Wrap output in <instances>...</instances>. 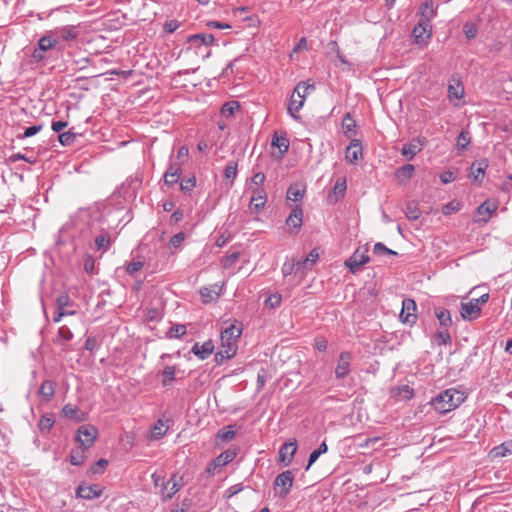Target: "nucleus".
I'll list each match as a JSON object with an SVG mask.
<instances>
[{
  "label": "nucleus",
  "instance_id": "7",
  "mask_svg": "<svg viewBox=\"0 0 512 512\" xmlns=\"http://www.w3.org/2000/svg\"><path fill=\"white\" fill-rule=\"evenodd\" d=\"M57 40V44L59 45L61 41L69 42L78 38L79 30L78 26L75 25H66L60 28H56L54 31H51Z\"/></svg>",
  "mask_w": 512,
  "mask_h": 512
},
{
  "label": "nucleus",
  "instance_id": "57",
  "mask_svg": "<svg viewBox=\"0 0 512 512\" xmlns=\"http://www.w3.org/2000/svg\"><path fill=\"white\" fill-rule=\"evenodd\" d=\"M144 266V262L141 260H133L129 262L126 266V271L128 274L133 275L138 272Z\"/></svg>",
  "mask_w": 512,
  "mask_h": 512
},
{
  "label": "nucleus",
  "instance_id": "11",
  "mask_svg": "<svg viewBox=\"0 0 512 512\" xmlns=\"http://www.w3.org/2000/svg\"><path fill=\"white\" fill-rule=\"evenodd\" d=\"M412 34L417 44H424L431 37V24L419 20L417 25L414 27Z\"/></svg>",
  "mask_w": 512,
  "mask_h": 512
},
{
  "label": "nucleus",
  "instance_id": "25",
  "mask_svg": "<svg viewBox=\"0 0 512 512\" xmlns=\"http://www.w3.org/2000/svg\"><path fill=\"white\" fill-rule=\"evenodd\" d=\"M56 383L52 380H45L39 388V394L45 402L51 401L55 394Z\"/></svg>",
  "mask_w": 512,
  "mask_h": 512
},
{
  "label": "nucleus",
  "instance_id": "44",
  "mask_svg": "<svg viewBox=\"0 0 512 512\" xmlns=\"http://www.w3.org/2000/svg\"><path fill=\"white\" fill-rule=\"evenodd\" d=\"M471 142L470 132L468 130H462L457 137V148L464 150Z\"/></svg>",
  "mask_w": 512,
  "mask_h": 512
},
{
  "label": "nucleus",
  "instance_id": "48",
  "mask_svg": "<svg viewBox=\"0 0 512 512\" xmlns=\"http://www.w3.org/2000/svg\"><path fill=\"white\" fill-rule=\"evenodd\" d=\"M186 334V326L183 324H175L170 327L167 332L169 338H180Z\"/></svg>",
  "mask_w": 512,
  "mask_h": 512
},
{
  "label": "nucleus",
  "instance_id": "56",
  "mask_svg": "<svg viewBox=\"0 0 512 512\" xmlns=\"http://www.w3.org/2000/svg\"><path fill=\"white\" fill-rule=\"evenodd\" d=\"M43 126L42 125H33V126H30L28 128L25 129V131L23 132V134L21 135H18V139H25V138H28V137H32L34 136L35 134H37L38 132H40L42 130Z\"/></svg>",
  "mask_w": 512,
  "mask_h": 512
},
{
  "label": "nucleus",
  "instance_id": "46",
  "mask_svg": "<svg viewBox=\"0 0 512 512\" xmlns=\"http://www.w3.org/2000/svg\"><path fill=\"white\" fill-rule=\"evenodd\" d=\"M225 179L230 180L231 184H233L234 180L237 177V163L234 161L229 162L224 169Z\"/></svg>",
  "mask_w": 512,
  "mask_h": 512
},
{
  "label": "nucleus",
  "instance_id": "54",
  "mask_svg": "<svg viewBox=\"0 0 512 512\" xmlns=\"http://www.w3.org/2000/svg\"><path fill=\"white\" fill-rule=\"evenodd\" d=\"M196 186V179L194 176L184 178L181 180L180 189L182 192H190Z\"/></svg>",
  "mask_w": 512,
  "mask_h": 512
},
{
  "label": "nucleus",
  "instance_id": "33",
  "mask_svg": "<svg viewBox=\"0 0 512 512\" xmlns=\"http://www.w3.org/2000/svg\"><path fill=\"white\" fill-rule=\"evenodd\" d=\"M88 449L89 448H83L80 445L78 448L71 450V453H70L71 464L75 465V466L81 465L86 458L85 451Z\"/></svg>",
  "mask_w": 512,
  "mask_h": 512
},
{
  "label": "nucleus",
  "instance_id": "58",
  "mask_svg": "<svg viewBox=\"0 0 512 512\" xmlns=\"http://www.w3.org/2000/svg\"><path fill=\"white\" fill-rule=\"evenodd\" d=\"M151 478L155 487H161L162 489L166 484L163 472L156 471L151 475Z\"/></svg>",
  "mask_w": 512,
  "mask_h": 512
},
{
  "label": "nucleus",
  "instance_id": "18",
  "mask_svg": "<svg viewBox=\"0 0 512 512\" xmlns=\"http://www.w3.org/2000/svg\"><path fill=\"white\" fill-rule=\"evenodd\" d=\"M464 86L459 78L452 76L448 84V97L452 99H462L464 97Z\"/></svg>",
  "mask_w": 512,
  "mask_h": 512
},
{
  "label": "nucleus",
  "instance_id": "63",
  "mask_svg": "<svg viewBox=\"0 0 512 512\" xmlns=\"http://www.w3.org/2000/svg\"><path fill=\"white\" fill-rule=\"evenodd\" d=\"M185 238H186V234L184 232H179L171 237L170 244L174 248H178L184 242Z\"/></svg>",
  "mask_w": 512,
  "mask_h": 512
},
{
  "label": "nucleus",
  "instance_id": "32",
  "mask_svg": "<svg viewBox=\"0 0 512 512\" xmlns=\"http://www.w3.org/2000/svg\"><path fill=\"white\" fill-rule=\"evenodd\" d=\"M176 375V367L173 365L165 366L162 371V380L161 383L163 386H170L175 380Z\"/></svg>",
  "mask_w": 512,
  "mask_h": 512
},
{
  "label": "nucleus",
  "instance_id": "27",
  "mask_svg": "<svg viewBox=\"0 0 512 512\" xmlns=\"http://www.w3.org/2000/svg\"><path fill=\"white\" fill-rule=\"evenodd\" d=\"M304 102H305V100H304L303 96L297 97L296 94L292 93L289 104H288V108H287L288 113L293 118L297 119L298 117L296 116V113L299 112L300 109L303 107Z\"/></svg>",
  "mask_w": 512,
  "mask_h": 512
},
{
  "label": "nucleus",
  "instance_id": "2",
  "mask_svg": "<svg viewBox=\"0 0 512 512\" xmlns=\"http://www.w3.org/2000/svg\"><path fill=\"white\" fill-rule=\"evenodd\" d=\"M226 326L221 330V347L226 349L230 355H236L238 349V340L242 335L243 326L239 322L225 323Z\"/></svg>",
  "mask_w": 512,
  "mask_h": 512
},
{
  "label": "nucleus",
  "instance_id": "12",
  "mask_svg": "<svg viewBox=\"0 0 512 512\" xmlns=\"http://www.w3.org/2000/svg\"><path fill=\"white\" fill-rule=\"evenodd\" d=\"M370 258L367 254V250L362 253H359V250L354 252V254L345 262V265L349 268L352 273H356L361 266L368 263Z\"/></svg>",
  "mask_w": 512,
  "mask_h": 512
},
{
  "label": "nucleus",
  "instance_id": "61",
  "mask_svg": "<svg viewBox=\"0 0 512 512\" xmlns=\"http://www.w3.org/2000/svg\"><path fill=\"white\" fill-rule=\"evenodd\" d=\"M282 273L284 276L291 275L293 273H297L295 261H286L282 266Z\"/></svg>",
  "mask_w": 512,
  "mask_h": 512
},
{
  "label": "nucleus",
  "instance_id": "6",
  "mask_svg": "<svg viewBox=\"0 0 512 512\" xmlns=\"http://www.w3.org/2000/svg\"><path fill=\"white\" fill-rule=\"evenodd\" d=\"M291 213L286 219V225L290 234H297L303 223V209L299 204L291 206Z\"/></svg>",
  "mask_w": 512,
  "mask_h": 512
},
{
  "label": "nucleus",
  "instance_id": "62",
  "mask_svg": "<svg viewBox=\"0 0 512 512\" xmlns=\"http://www.w3.org/2000/svg\"><path fill=\"white\" fill-rule=\"evenodd\" d=\"M107 465L108 461L106 459H100L91 467V472L93 474H100L104 471Z\"/></svg>",
  "mask_w": 512,
  "mask_h": 512
},
{
  "label": "nucleus",
  "instance_id": "40",
  "mask_svg": "<svg viewBox=\"0 0 512 512\" xmlns=\"http://www.w3.org/2000/svg\"><path fill=\"white\" fill-rule=\"evenodd\" d=\"M415 167L412 164H405L396 170V177L399 180L410 179L413 176Z\"/></svg>",
  "mask_w": 512,
  "mask_h": 512
},
{
  "label": "nucleus",
  "instance_id": "20",
  "mask_svg": "<svg viewBox=\"0 0 512 512\" xmlns=\"http://www.w3.org/2000/svg\"><path fill=\"white\" fill-rule=\"evenodd\" d=\"M213 351L214 344L211 340H208L201 345L199 343H195L191 349V352L201 360L207 359Z\"/></svg>",
  "mask_w": 512,
  "mask_h": 512
},
{
  "label": "nucleus",
  "instance_id": "51",
  "mask_svg": "<svg viewBox=\"0 0 512 512\" xmlns=\"http://www.w3.org/2000/svg\"><path fill=\"white\" fill-rule=\"evenodd\" d=\"M236 432L232 430V426L223 428L217 432V438L221 441H231L235 437Z\"/></svg>",
  "mask_w": 512,
  "mask_h": 512
},
{
  "label": "nucleus",
  "instance_id": "24",
  "mask_svg": "<svg viewBox=\"0 0 512 512\" xmlns=\"http://www.w3.org/2000/svg\"><path fill=\"white\" fill-rule=\"evenodd\" d=\"M347 189L346 179L341 177L335 182L333 192L328 195V200L331 203L337 202L341 197L344 196Z\"/></svg>",
  "mask_w": 512,
  "mask_h": 512
},
{
  "label": "nucleus",
  "instance_id": "15",
  "mask_svg": "<svg viewBox=\"0 0 512 512\" xmlns=\"http://www.w3.org/2000/svg\"><path fill=\"white\" fill-rule=\"evenodd\" d=\"M460 314L464 320L471 321L477 319L481 315V307L477 306V303H474L472 300L469 302H462Z\"/></svg>",
  "mask_w": 512,
  "mask_h": 512
},
{
  "label": "nucleus",
  "instance_id": "13",
  "mask_svg": "<svg viewBox=\"0 0 512 512\" xmlns=\"http://www.w3.org/2000/svg\"><path fill=\"white\" fill-rule=\"evenodd\" d=\"M296 451V440L284 443L279 450V462L283 463L285 466H288L292 462Z\"/></svg>",
  "mask_w": 512,
  "mask_h": 512
},
{
  "label": "nucleus",
  "instance_id": "60",
  "mask_svg": "<svg viewBox=\"0 0 512 512\" xmlns=\"http://www.w3.org/2000/svg\"><path fill=\"white\" fill-rule=\"evenodd\" d=\"M235 355H230L226 352V349L222 348L215 354V362L217 364H222L225 360L233 358Z\"/></svg>",
  "mask_w": 512,
  "mask_h": 512
},
{
  "label": "nucleus",
  "instance_id": "29",
  "mask_svg": "<svg viewBox=\"0 0 512 512\" xmlns=\"http://www.w3.org/2000/svg\"><path fill=\"white\" fill-rule=\"evenodd\" d=\"M55 424V417L53 414H44L39 420L38 429L42 434L49 433Z\"/></svg>",
  "mask_w": 512,
  "mask_h": 512
},
{
  "label": "nucleus",
  "instance_id": "36",
  "mask_svg": "<svg viewBox=\"0 0 512 512\" xmlns=\"http://www.w3.org/2000/svg\"><path fill=\"white\" fill-rule=\"evenodd\" d=\"M73 333L67 326H62L59 328L57 336L55 338V343L59 345H64L65 342L72 340Z\"/></svg>",
  "mask_w": 512,
  "mask_h": 512
},
{
  "label": "nucleus",
  "instance_id": "9",
  "mask_svg": "<svg viewBox=\"0 0 512 512\" xmlns=\"http://www.w3.org/2000/svg\"><path fill=\"white\" fill-rule=\"evenodd\" d=\"M61 416L65 419L74 421L76 423L84 422L88 415L79 409L78 406L68 403L64 405L60 412Z\"/></svg>",
  "mask_w": 512,
  "mask_h": 512
},
{
  "label": "nucleus",
  "instance_id": "31",
  "mask_svg": "<svg viewBox=\"0 0 512 512\" xmlns=\"http://www.w3.org/2000/svg\"><path fill=\"white\" fill-rule=\"evenodd\" d=\"M57 45V40L55 39L52 32L42 36L38 41V47L41 48L43 52L51 50Z\"/></svg>",
  "mask_w": 512,
  "mask_h": 512
},
{
  "label": "nucleus",
  "instance_id": "45",
  "mask_svg": "<svg viewBox=\"0 0 512 512\" xmlns=\"http://www.w3.org/2000/svg\"><path fill=\"white\" fill-rule=\"evenodd\" d=\"M393 395L394 396L399 395L401 397V399L409 400L413 397L414 390L408 385H403V386L398 387L397 389L393 390Z\"/></svg>",
  "mask_w": 512,
  "mask_h": 512
},
{
  "label": "nucleus",
  "instance_id": "23",
  "mask_svg": "<svg viewBox=\"0 0 512 512\" xmlns=\"http://www.w3.org/2000/svg\"><path fill=\"white\" fill-rule=\"evenodd\" d=\"M421 21L431 23L432 19L436 17V11L433 8V1L426 0L419 7L418 12Z\"/></svg>",
  "mask_w": 512,
  "mask_h": 512
},
{
  "label": "nucleus",
  "instance_id": "55",
  "mask_svg": "<svg viewBox=\"0 0 512 512\" xmlns=\"http://www.w3.org/2000/svg\"><path fill=\"white\" fill-rule=\"evenodd\" d=\"M463 32H464L466 38L470 40V39H473L476 37V35L478 33V28H477L476 24L467 22L463 26Z\"/></svg>",
  "mask_w": 512,
  "mask_h": 512
},
{
  "label": "nucleus",
  "instance_id": "22",
  "mask_svg": "<svg viewBox=\"0 0 512 512\" xmlns=\"http://www.w3.org/2000/svg\"><path fill=\"white\" fill-rule=\"evenodd\" d=\"M180 487L175 481V475H173L160 491L162 501L171 499L180 490Z\"/></svg>",
  "mask_w": 512,
  "mask_h": 512
},
{
  "label": "nucleus",
  "instance_id": "39",
  "mask_svg": "<svg viewBox=\"0 0 512 512\" xmlns=\"http://www.w3.org/2000/svg\"><path fill=\"white\" fill-rule=\"evenodd\" d=\"M405 215L411 221H415V220L419 219V217L421 216V211H420L417 203H415V202L407 203L406 208H405Z\"/></svg>",
  "mask_w": 512,
  "mask_h": 512
},
{
  "label": "nucleus",
  "instance_id": "43",
  "mask_svg": "<svg viewBox=\"0 0 512 512\" xmlns=\"http://www.w3.org/2000/svg\"><path fill=\"white\" fill-rule=\"evenodd\" d=\"M58 139L63 146H71L75 143L77 139V133L73 132L72 130H69L59 134Z\"/></svg>",
  "mask_w": 512,
  "mask_h": 512
},
{
  "label": "nucleus",
  "instance_id": "38",
  "mask_svg": "<svg viewBox=\"0 0 512 512\" xmlns=\"http://www.w3.org/2000/svg\"><path fill=\"white\" fill-rule=\"evenodd\" d=\"M272 146L277 147L283 155L289 149V140L285 136L275 134L272 139Z\"/></svg>",
  "mask_w": 512,
  "mask_h": 512
},
{
  "label": "nucleus",
  "instance_id": "49",
  "mask_svg": "<svg viewBox=\"0 0 512 512\" xmlns=\"http://www.w3.org/2000/svg\"><path fill=\"white\" fill-rule=\"evenodd\" d=\"M95 245L98 250L107 251L110 248V237L108 234H101L95 238Z\"/></svg>",
  "mask_w": 512,
  "mask_h": 512
},
{
  "label": "nucleus",
  "instance_id": "47",
  "mask_svg": "<svg viewBox=\"0 0 512 512\" xmlns=\"http://www.w3.org/2000/svg\"><path fill=\"white\" fill-rule=\"evenodd\" d=\"M356 127V122L353 117L347 113L342 120V128L345 134L355 133L354 128Z\"/></svg>",
  "mask_w": 512,
  "mask_h": 512
},
{
  "label": "nucleus",
  "instance_id": "52",
  "mask_svg": "<svg viewBox=\"0 0 512 512\" xmlns=\"http://www.w3.org/2000/svg\"><path fill=\"white\" fill-rule=\"evenodd\" d=\"M57 310L65 311V308L72 305L70 296L67 293L60 294L56 299Z\"/></svg>",
  "mask_w": 512,
  "mask_h": 512
},
{
  "label": "nucleus",
  "instance_id": "42",
  "mask_svg": "<svg viewBox=\"0 0 512 512\" xmlns=\"http://www.w3.org/2000/svg\"><path fill=\"white\" fill-rule=\"evenodd\" d=\"M328 450V446L325 442H322L320 446L311 452L308 460V464L306 466V470L310 468V466L316 462V460Z\"/></svg>",
  "mask_w": 512,
  "mask_h": 512
},
{
  "label": "nucleus",
  "instance_id": "4",
  "mask_svg": "<svg viewBox=\"0 0 512 512\" xmlns=\"http://www.w3.org/2000/svg\"><path fill=\"white\" fill-rule=\"evenodd\" d=\"M98 435V430L93 425H82L78 428L75 440L81 444L83 448H90L94 444Z\"/></svg>",
  "mask_w": 512,
  "mask_h": 512
},
{
  "label": "nucleus",
  "instance_id": "53",
  "mask_svg": "<svg viewBox=\"0 0 512 512\" xmlns=\"http://www.w3.org/2000/svg\"><path fill=\"white\" fill-rule=\"evenodd\" d=\"M435 339L438 345H447L451 343V335L447 329L437 331Z\"/></svg>",
  "mask_w": 512,
  "mask_h": 512
},
{
  "label": "nucleus",
  "instance_id": "50",
  "mask_svg": "<svg viewBox=\"0 0 512 512\" xmlns=\"http://www.w3.org/2000/svg\"><path fill=\"white\" fill-rule=\"evenodd\" d=\"M373 253L376 255H389V256H396L397 252L391 250L390 248L386 247L383 243L377 242L373 246Z\"/></svg>",
  "mask_w": 512,
  "mask_h": 512
},
{
  "label": "nucleus",
  "instance_id": "59",
  "mask_svg": "<svg viewBox=\"0 0 512 512\" xmlns=\"http://www.w3.org/2000/svg\"><path fill=\"white\" fill-rule=\"evenodd\" d=\"M281 295L272 294L265 300V305L270 308H276L281 304Z\"/></svg>",
  "mask_w": 512,
  "mask_h": 512
},
{
  "label": "nucleus",
  "instance_id": "1",
  "mask_svg": "<svg viewBox=\"0 0 512 512\" xmlns=\"http://www.w3.org/2000/svg\"><path fill=\"white\" fill-rule=\"evenodd\" d=\"M464 400L463 392L450 388L435 397L431 404L437 412L445 414L457 408Z\"/></svg>",
  "mask_w": 512,
  "mask_h": 512
},
{
  "label": "nucleus",
  "instance_id": "3",
  "mask_svg": "<svg viewBox=\"0 0 512 512\" xmlns=\"http://www.w3.org/2000/svg\"><path fill=\"white\" fill-rule=\"evenodd\" d=\"M294 475L292 471L286 470L278 474L274 481L275 495L279 498H286L293 486Z\"/></svg>",
  "mask_w": 512,
  "mask_h": 512
},
{
  "label": "nucleus",
  "instance_id": "10",
  "mask_svg": "<svg viewBox=\"0 0 512 512\" xmlns=\"http://www.w3.org/2000/svg\"><path fill=\"white\" fill-rule=\"evenodd\" d=\"M352 354L348 351L341 352L335 368L337 379H343L350 373Z\"/></svg>",
  "mask_w": 512,
  "mask_h": 512
},
{
  "label": "nucleus",
  "instance_id": "26",
  "mask_svg": "<svg viewBox=\"0 0 512 512\" xmlns=\"http://www.w3.org/2000/svg\"><path fill=\"white\" fill-rule=\"evenodd\" d=\"M434 314L442 328L448 329L452 325V318L449 310L437 307L434 310Z\"/></svg>",
  "mask_w": 512,
  "mask_h": 512
},
{
  "label": "nucleus",
  "instance_id": "8",
  "mask_svg": "<svg viewBox=\"0 0 512 512\" xmlns=\"http://www.w3.org/2000/svg\"><path fill=\"white\" fill-rule=\"evenodd\" d=\"M235 458V453L226 450L218 455L209 465L206 467V473L213 476L217 469L229 464Z\"/></svg>",
  "mask_w": 512,
  "mask_h": 512
},
{
  "label": "nucleus",
  "instance_id": "34",
  "mask_svg": "<svg viewBox=\"0 0 512 512\" xmlns=\"http://www.w3.org/2000/svg\"><path fill=\"white\" fill-rule=\"evenodd\" d=\"M188 41L191 43H201L205 46L212 45L215 41V38L212 34L207 33H201V34H194L191 35L188 38Z\"/></svg>",
  "mask_w": 512,
  "mask_h": 512
},
{
  "label": "nucleus",
  "instance_id": "16",
  "mask_svg": "<svg viewBox=\"0 0 512 512\" xmlns=\"http://www.w3.org/2000/svg\"><path fill=\"white\" fill-rule=\"evenodd\" d=\"M102 490L98 485L81 484L76 490V496L86 500H92L100 497Z\"/></svg>",
  "mask_w": 512,
  "mask_h": 512
},
{
  "label": "nucleus",
  "instance_id": "64",
  "mask_svg": "<svg viewBox=\"0 0 512 512\" xmlns=\"http://www.w3.org/2000/svg\"><path fill=\"white\" fill-rule=\"evenodd\" d=\"M188 155H189V150H188V147L187 146H181L178 151H177V155H176V162H179L181 164H184L185 161L187 160L188 158Z\"/></svg>",
  "mask_w": 512,
  "mask_h": 512
},
{
  "label": "nucleus",
  "instance_id": "5",
  "mask_svg": "<svg viewBox=\"0 0 512 512\" xmlns=\"http://www.w3.org/2000/svg\"><path fill=\"white\" fill-rule=\"evenodd\" d=\"M417 305L416 302L411 298H406L402 301V309L399 315V318L402 323L413 325L416 323L417 315H416Z\"/></svg>",
  "mask_w": 512,
  "mask_h": 512
},
{
  "label": "nucleus",
  "instance_id": "21",
  "mask_svg": "<svg viewBox=\"0 0 512 512\" xmlns=\"http://www.w3.org/2000/svg\"><path fill=\"white\" fill-rule=\"evenodd\" d=\"M267 196L263 188H256L253 190V194L250 200V207L258 213L262 210L266 204Z\"/></svg>",
  "mask_w": 512,
  "mask_h": 512
},
{
  "label": "nucleus",
  "instance_id": "14",
  "mask_svg": "<svg viewBox=\"0 0 512 512\" xmlns=\"http://www.w3.org/2000/svg\"><path fill=\"white\" fill-rule=\"evenodd\" d=\"M424 147V141L420 138H413L408 144H405L401 149L402 156L406 160H412Z\"/></svg>",
  "mask_w": 512,
  "mask_h": 512
},
{
  "label": "nucleus",
  "instance_id": "37",
  "mask_svg": "<svg viewBox=\"0 0 512 512\" xmlns=\"http://www.w3.org/2000/svg\"><path fill=\"white\" fill-rule=\"evenodd\" d=\"M239 109L240 105L237 101H230L223 104L220 113L223 117L229 118L232 117L234 113Z\"/></svg>",
  "mask_w": 512,
  "mask_h": 512
},
{
  "label": "nucleus",
  "instance_id": "28",
  "mask_svg": "<svg viewBox=\"0 0 512 512\" xmlns=\"http://www.w3.org/2000/svg\"><path fill=\"white\" fill-rule=\"evenodd\" d=\"M490 454L494 458L505 457L512 454V440L503 442L502 444L495 446Z\"/></svg>",
  "mask_w": 512,
  "mask_h": 512
},
{
  "label": "nucleus",
  "instance_id": "30",
  "mask_svg": "<svg viewBox=\"0 0 512 512\" xmlns=\"http://www.w3.org/2000/svg\"><path fill=\"white\" fill-rule=\"evenodd\" d=\"M305 189L298 184L291 185L286 193V198L289 201L300 202L304 196Z\"/></svg>",
  "mask_w": 512,
  "mask_h": 512
},
{
  "label": "nucleus",
  "instance_id": "35",
  "mask_svg": "<svg viewBox=\"0 0 512 512\" xmlns=\"http://www.w3.org/2000/svg\"><path fill=\"white\" fill-rule=\"evenodd\" d=\"M487 167L488 163L486 160H481L480 162L472 164L471 175L473 176L475 181H480V177L484 176Z\"/></svg>",
  "mask_w": 512,
  "mask_h": 512
},
{
  "label": "nucleus",
  "instance_id": "17",
  "mask_svg": "<svg viewBox=\"0 0 512 512\" xmlns=\"http://www.w3.org/2000/svg\"><path fill=\"white\" fill-rule=\"evenodd\" d=\"M362 150L363 148L360 140L353 139L350 145L346 148V160L351 164L356 163L359 159L362 158Z\"/></svg>",
  "mask_w": 512,
  "mask_h": 512
},
{
  "label": "nucleus",
  "instance_id": "41",
  "mask_svg": "<svg viewBox=\"0 0 512 512\" xmlns=\"http://www.w3.org/2000/svg\"><path fill=\"white\" fill-rule=\"evenodd\" d=\"M315 88L314 84H309L307 82H299L294 90L293 93L299 96H303L304 100L306 99V96L309 94L310 91H313Z\"/></svg>",
  "mask_w": 512,
  "mask_h": 512
},
{
  "label": "nucleus",
  "instance_id": "19",
  "mask_svg": "<svg viewBox=\"0 0 512 512\" xmlns=\"http://www.w3.org/2000/svg\"><path fill=\"white\" fill-rule=\"evenodd\" d=\"M498 208V202L494 200H486L479 205L477 208V213L480 216H483L482 219L475 220L483 221L484 223L488 222L493 212H495Z\"/></svg>",
  "mask_w": 512,
  "mask_h": 512
}]
</instances>
